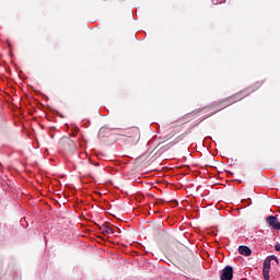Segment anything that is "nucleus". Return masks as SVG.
<instances>
[{"instance_id":"nucleus-1","label":"nucleus","mask_w":280,"mask_h":280,"mask_svg":"<svg viewBox=\"0 0 280 280\" xmlns=\"http://www.w3.org/2000/svg\"><path fill=\"white\" fill-rule=\"evenodd\" d=\"M221 280H233V268L231 266H226L220 275Z\"/></svg>"},{"instance_id":"nucleus-2","label":"nucleus","mask_w":280,"mask_h":280,"mask_svg":"<svg viewBox=\"0 0 280 280\" xmlns=\"http://www.w3.org/2000/svg\"><path fill=\"white\" fill-rule=\"evenodd\" d=\"M267 224H269V226H272V229H275V231H280V222L277 219V217L275 215H269L266 219Z\"/></svg>"},{"instance_id":"nucleus-3","label":"nucleus","mask_w":280,"mask_h":280,"mask_svg":"<svg viewBox=\"0 0 280 280\" xmlns=\"http://www.w3.org/2000/svg\"><path fill=\"white\" fill-rule=\"evenodd\" d=\"M271 261H276L277 264H279V258H277V256H275V255L268 256L264 260L262 268H270Z\"/></svg>"},{"instance_id":"nucleus-4","label":"nucleus","mask_w":280,"mask_h":280,"mask_svg":"<svg viewBox=\"0 0 280 280\" xmlns=\"http://www.w3.org/2000/svg\"><path fill=\"white\" fill-rule=\"evenodd\" d=\"M238 253H240V255H244V257H250V255H253V250L249 249V247L245 246V245H241L238 247Z\"/></svg>"},{"instance_id":"nucleus-5","label":"nucleus","mask_w":280,"mask_h":280,"mask_svg":"<svg viewBox=\"0 0 280 280\" xmlns=\"http://www.w3.org/2000/svg\"><path fill=\"white\" fill-rule=\"evenodd\" d=\"M103 232L105 235H117V231H114V229L110 226H106Z\"/></svg>"},{"instance_id":"nucleus-6","label":"nucleus","mask_w":280,"mask_h":280,"mask_svg":"<svg viewBox=\"0 0 280 280\" xmlns=\"http://www.w3.org/2000/svg\"><path fill=\"white\" fill-rule=\"evenodd\" d=\"M262 276L265 280H270V268H262Z\"/></svg>"},{"instance_id":"nucleus-7","label":"nucleus","mask_w":280,"mask_h":280,"mask_svg":"<svg viewBox=\"0 0 280 280\" xmlns=\"http://www.w3.org/2000/svg\"><path fill=\"white\" fill-rule=\"evenodd\" d=\"M275 248H276V250H277L278 253H280V244H276V245H275Z\"/></svg>"}]
</instances>
